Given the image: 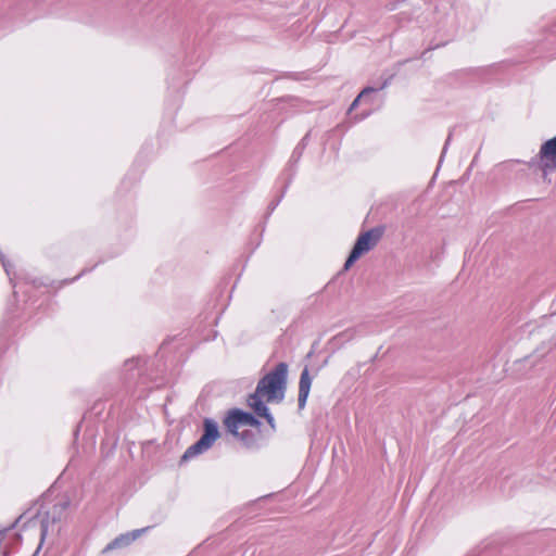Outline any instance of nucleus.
<instances>
[{"instance_id":"9d476101","label":"nucleus","mask_w":556,"mask_h":556,"mask_svg":"<svg viewBox=\"0 0 556 556\" xmlns=\"http://www.w3.org/2000/svg\"><path fill=\"white\" fill-rule=\"evenodd\" d=\"M312 377L309 375V369L307 366L304 367L300 375L299 380V394H298V406L299 409H303L306 405L311 387H312Z\"/></svg>"},{"instance_id":"f03ea898","label":"nucleus","mask_w":556,"mask_h":556,"mask_svg":"<svg viewBox=\"0 0 556 556\" xmlns=\"http://www.w3.org/2000/svg\"><path fill=\"white\" fill-rule=\"evenodd\" d=\"M68 507L70 501H61L52 505L43 514L38 511L34 517L29 518L27 522L29 526H33L35 523V519L40 518L39 522L41 543L47 538L49 531L53 532L54 527L62 521V519L66 515Z\"/></svg>"},{"instance_id":"2eb2a0df","label":"nucleus","mask_w":556,"mask_h":556,"mask_svg":"<svg viewBox=\"0 0 556 556\" xmlns=\"http://www.w3.org/2000/svg\"><path fill=\"white\" fill-rule=\"evenodd\" d=\"M140 363V358H131L125 362L124 367L126 371H132L137 369L138 364Z\"/></svg>"},{"instance_id":"ddd939ff","label":"nucleus","mask_w":556,"mask_h":556,"mask_svg":"<svg viewBox=\"0 0 556 556\" xmlns=\"http://www.w3.org/2000/svg\"><path fill=\"white\" fill-rule=\"evenodd\" d=\"M238 438L247 447H253L256 443L255 433L251 430H243L239 434H232Z\"/></svg>"},{"instance_id":"423d86ee","label":"nucleus","mask_w":556,"mask_h":556,"mask_svg":"<svg viewBox=\"0 0 556 556\" xmlns=\"http://www.w3.org/2000/svg\"><path fill=\"white\" fill-rule=\"evenodd\" d=\"M308 140H309V132H307L301 140L300 142L295 146V148L293 149L292 151V154L289 159V162L287 164V166L285 167V169L282 170L281 175H280V178H283L286 177V188H289V186L291 185L294 176H295V173H296V164L299 163V161L301 160L302 155H303V152L308 143Z\"/></svg>"},{"instance_id":"39448f33","label":"nucleus","mask_w":556,"mask_h":556,"mask_svg":"<svg viewBox=\"0 0 556 556\" xmlns=\"http://www.w3.org/2000/svg\"><path fill=\"white\" fill-rule=\"evenodd\" d=\"M224 425L231 434H239L238 429L241 426L258 428L262 422L254 414L250 412H245L241 408H232L225 417Z\"/></svg>"},{"instance_id":"dca6fc26","label":"nucleus","mask_w":556,"mask_h":556,"mask_svg":"<svg viewBox=\"0 0 556 556\" xmlns=\"http://www.w3.org/2000/svg\"><path fill=\"white\" fill-rule=\"evenodd\" d=\"M451 139H452V131H450V134H448V136H447V138H446V140H445V142H444V146H443V149H442V152H441V155H440V161H439V163H441V162H442V160H443V157H444V155H445V153H446V151H447V147H448V144H450V142H451Z\"/></svg>"},{"instance_id":"1a4fd4ad","label":"nucleus","mask_w":556,"mask_h":556,"mask_svg":"<svg viewBox=\"0 0 556 556\" xmlns=\"http://www.w3.org/2000/svg\"><path fill=\"white\" fill-rule=\"evenodd\" d=\"M149 527L132 530L131 532L123 533L112 540L103 549V553H108L113 549L123 548L131 544L136 539H138L143 532H146Z\"/></svg>"},{"instance_id":"7ed1b4c3","label":"nucleus","mask_w":556,"mask_h":556,"mask_svg":"<svg viewBox=\"0 0 556 556\" xmlns=\"http://www.w3.org/2000/svg\"><path fill=\"white\" fill-rule=\"evenodd\" d=\"M219 435L218 424L212 418H205L203 420V433L198 441L185 451L181 462H187L210 450Z\"/></svg>"},{"instance_id":"6ab92c4d","label":"nucleus","mask_w":556,"mask_h":556,"mask_svg":"<svg viewBox=\"0 0 556 556\" xmlns=\"http://www.w3.org/2000/svg\"><path fill=\"white\" fill-rule=\"evenodd\" d=\"M78 432H79V428L77 427V428H76V430H75V432H74V433H75V435H77V434H78Z\"/></svg>"},{"instance_id":"4468645a","label":"nucleus","mask_w":556,"mask_h":556,"mask_svg":"<svg viewBox=\"0 0 556 556\" xmlns=\"http://www.w3.org/2000/svg\"><path fill=\"white\" fill-rule=\"evenodd\" d=\"M279 180L283 181V185H282V189H281V193L279 194V197H277L276 199H274L269 204H268V207H267V214L270 215L275 210L276 207L279 205V203L281 202L282 198L285 197V193L287 192V189L286 188V177L283 178H280L279 177Z\"/></svg>"},{"instance_id":"6e6552de","label":"nucleus","mask_w":556,"mask_h":556,"mask_svg":"<svg viewBox=\"0 0 556 556\" xmlns=\"http://www.w3.org/2000/svg\"><path fill=\"white\" fill-rule=\"evenodd\" d=\"M264 393L255 391L249 394L247 404L253 409V413L256 417L264 418L271 429L276 428L275 418L269 412V408L263 401Z\"/></svg>"},{"instance_id":"a211bd4d","label":"nucleus","mask_w":556,"mask_h":556,"mask_svg":"<svg viewBox=\"0 0 556 556\" xmlns=\"http://www.w3.org/2000/svg\"><path fill=\"white\" fill-rule=\"evenodd\" d=\"M0 261L2 262V265H3L4 269H5V271L9 274V269L7 267V264L4 262V256H3L1 251H0Z\"/></svg>"},{"instance_id":"0eeeda50","label":"nucleus","mask_w":556,"mask_h":556,"mask_svg":"<svg viewBox=\"0 0 556 556\" xmlns=\"http://www.w3.org/2000/svg\"><path fill=\"white\" fill-rule=\"evenodd\" d=\"M540 168L547 175L556 168V136L546 140L540 149Z\"/></svg>"},{"instance_id":"f3484780","label":"nucleus","mask_w":556,"mask_h":556,"mask_svg":"<svg viewBox=\"0 0 556 556\" xmlns=\"http://www.w3.org/2000/svg\"><path fill=\"white\" fill-rule=\"evenodd\" d=\"M87 271H89V270L85 268V269H83V270H81V271H80L76 277H74L73 279H71V280L65 279V280L63 281V283H64V285L72 283L73 281H75V280H77L78 278H80L83 275H85Z\"/></svg>"},{"instance_id":"9b49d317","label":"nucleus","mask_w":556,"mask_h":556,"mask_svg":"<svg viewBox=\"0 0 556 556\" xmlns=\"http://www.w3.org/2000/svg\"><path fill=\"white\" fill-rule=\"evenodd\" d=\"M541 51L549 52V55H556V22L546 29L544 38L538 43Z\"/></svg>"},{"instance_id":"f8f14e48","label":"nucleus","mask_w":556,"mask_h":556,"mask_svg":"<svg viewBox=\"0 0 556 556\" xmlns=\"http://www.w3.org/2000/svg\"><path fill=\"white\" fill-rule=\"evenodd\" d=\"M392 78H393V76H392V75H390V76H389L388 78H386V79L383 80V83H382L380 86H378V87H370V86L365 87V88L359 92V94H358V96L353 100V102L351 103V105H350V108H349V112H352L353 110H355V109L358 106L359 102H361V101H366V100L369 98V96H370V94H372V93H375V92H377V91H379V90L384 89V88H386V87L391 83Z\"/></svg>"},{"instance_id":"f257e3e1","label":"nucleus","mask_w":556,"mask_h":556,"mask_svg":"<svg viewBox=\"0 0 556 556\" xmlns=\"http://www.w3.org/2000/svg\"><path fill=\"white\" fill-rule=\"evenodd\" d=\"M288 368L287 363L280 362L258 380L255 389L264 393L267 402L281 403L283 401L288 383Z\"/></svg>"},{"instance_id":"20e7f679","label":"nucleus","mask_w":556,"mask_h":556,"mask_svg":"<svg viewBox=\"0 0 556 556\" xmlns=\"http://www.w3.org/2000/svg\"><path fill=\"white\" fill-rule=\"evenodd\" d=\"M382 233L381 227H375L361 233L345 260L343 268L348 270L364 253L370 251L380 240Z\"/></svg>"},{"instance_id":"aec40b11","label":"nucleus","mask_w":556,"mask_h":556,"mask_svg":"<svg viewBox=\"0 0 556 556\" xmlns=\"http://www.w3.org/2000/svg\"><path fill=\"white\" fill-rule=\"evenodd\" d=\"M446 2H450V0H446Z\"/></svg>"}]
</instances>
